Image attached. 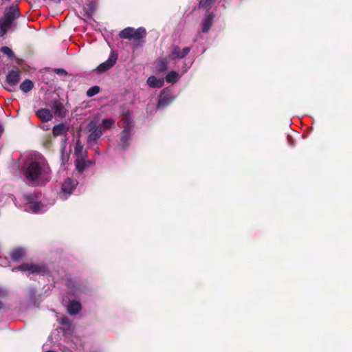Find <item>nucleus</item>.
Here are the masks:
<instances>
[{
	"instance_id": "obj_1",
	"label": "nucleus",
	"mask_w": 352,
	"mask_h": 352,
	"mask_svg": "<svg viewBox=\"0 0 352 352\" xmlns=\"http://www.w3.org/2000/svg\"><path fill=\"white\" fill-rule=\"evenodd\" d=\"M22 173L29 185L36 186L46 179L49 173V168L45 164L31 161L24 166Z\"/></svg>"
},
{
	"instance_id": "obj_2",
	"label": "nucleus",
	"mask_w": 352,
	"mask_h": 352,
	"mask_svg": "<svg viewBox=\"0 0 352 352\" xmlns=\"http://www.w3.org/2000/svg\"><path fill=\"white\" fill-rule=\"evenodd\" d=\"M21 16L17 6L12 5L6 8L0 17V37L5 36L9 29L14 25V21Z\"/></svg>"
},
{
	"instance_id": "obj_3",
	"label": "nucleus",
	"mask_w": 352,
	"mask_h": 352,
	"mask_svg": "<svg viewBox=\"0 0 352 352\" xmlns=\"http://www.w3.org/2000/svg\"><path fill=\"white\" fill-rule=\"evenodd\" d=\"M146 29L143 27L135 29L131 27H127L119 32V36L121 38L133 40L138 44L144 43V38L146 36Z\"/></svg>"
},
{
	"instance_id": "obj_4",
	"label": "nucleus",
	"mask_w": 352,
	"mask_h": 352,
	"mask_svg": "<svg viewBox=\"0 0 352 352\" xmlns=\"http://www.w3.org/2000/svg\"><path fill=\"white\" fill-rule=\"evenodd\" d=\"M23 199L25 202L26 210L29 212L37 213L43 206L36 193L24 194Z\"/></svg>"
},
{
	"instance_id": "obj_5",
	"label": "nucleus",
	"mask_w": 352,
	"mask_h": 352,
	"mask_svg": "<svg viewBox=\"0 0 352 352\" xmlns=\"http://www.w3.org/2000/svg\"><path fill=\"white\" fill-rule=\"evenodd\" d=\"M16 270L21 272H28V274H37L45 275L48 273L47 267L45 265H38L34 263H24L19 266L12 269L13 272Z\"/></svg>"
},
{
	"instance_id": "obj_6",
	"label": "nucleus",
	"mask_w": 352,
	"mask_h": 352,
	"mask_svg": "<svg viewBox=\"0 0 352 352\" xmlns=\"http://www.w3.org/2000/svg\"><path fill=\"white\" fill-rule=\"evenodd\" d=\"M132 138V129L129 126H124L120 133V142L117 148L122 151H126L130 146Z\"/></svg>"
},
{
	"instance_id": "obj_7",
	"label": "nucleus",
	"mask_w": 352,
	"mask_h": 352,
	"mask_svg": "<svg viewBox=\"0 0 352 352\" xmlns=\"http://www.w3.org/2000/svg\"><path fill=\"white\" fill-rule=\"evenodd\" d=\"M118 59V54L115 53L114 52H112L108 58L107 60H106L104 63H102L100 64L96 69L98 73L102 74L104 73L109 69H110L116 63V60Z\"/></svg>"
},
{
	"instance_id": "obj_8",
	"label": "nucleus",
	"mask_w": 352,
	"mask_h": 352,
	"mask_svg": "<svg viewBox=\"0 0 352 352\" xmlns=\"http://www.w3.org/2000/svg\"><path fill=\"white\" fill-rule=\"evenodd\" d=\"M175 100V97L170 91L166 89H163L160 96L157 102V108L165 107L171 104Z\"/></svg>"
},
{
	"instance_id": "obj_9",
	"label": "nucleus",
	"mask_w": 352,
	"mask_h": 352,
	"mask_svg": "<svg viewBox=\"0 0 352 352\" xmlns=\"http://www.w3.org/2000/svg\"><path fill=\"white\" fill-rule=\"evenodd\" d=\"M50 107L53 109L56 117L64 118L66 116L67 109L59 100H52L50 102Z\"/></svg>"
},
{
	"instance_id": "obj_10",
	"label": "nucleus",
	"mask_w": 352,
	"mask_h": 352,
	"mask_svg": "<svg viewBox=\"0 0 352 352\" xmlns=\"http://www.w3.org/2000/svg\"><path fill=\"white\" fill-rule=\"evenodd\" d=\"M215 17V14L212 12H207L203 19L202 21V28L201 31L204 33H208L212 27L214 19Z\"/></svg>"
},
{
	"instance_id": "obj_11",
	"label": "nucleus",
	"mask_w": 352,
	"mask_h": 352,
	"mask_svg": "<svg viewBox=\"0 0 352 352\" xmlns=\"http://www.w3.org/2000/svg\"><path fill=\"white\" fill-rule=\"evenodd\" d=\"M77 184L78 183L76 181L73 180L70 178H67L62 184L61 190L64 193L70 195L75 189Z\"/></svg>"
},
{
	"instance_id": "obj_12",
	"label": "nucleus",
	"mask_w": 352,
	"mask_h": 352,
	"mask_svg": "<svg viewBox=\"0 0 352 352\" xmlns=\"http://www.w3.org/2000/svg\"><path fill=\"white\" fill-rule=\"evenodd\" d=\"M20 80V72L18 70H12L6 76V82L10 86L16 85Z\"/></svg>"
},
{
	"instance_id": "obj_13",
	"label": "nucleus",
	"mask_w": 352,
	"mask_h": 352,
	"mask_svg": "<svg viewBox=\"0 0 352 352\" xmlns=\"http://www.w3.org/2000/svg\"><path fill=\"white\" fill-rule=\"evenodd\" d=\"M37 117L43 122H47L51 120L53 118V115L50 109L46 108H41L36 111Z\"/></svg>"
},
{
	"instance_id": "obj_14",
	"label": "nucleus",
	"mask_w": 352,
	"mask_h": 352,
	"mask_svg": "<svg viewBox=\"0 0 352 352\" xmlns=\"http://www.w3.org/2000/svg\"><path fill=\"white\" fill-rule=\"evenodd\" d=\"M69 131V127L67 126V125L61 122L60 124H58L52 128V133L54 136H58V135H67V133Z\"/></svg>"
},
{
	"instance_id": "obj_15",
	"label": "nucleus",
	"mask_w": 352,
	"mask_h": 352,
	"mask_svg": "<svg viewBox=\"0 0 352 352\" xmlns=\"http://www.w3.org/2000/svg\"><path fill=\"white\" fill-rule=\"evenodd\" d=\"M76 169L79 172H83L86 168L90 166L92 163L90 160H86L85 158H77L75 162Z\"/></svg>"
},
{
	"instance_id": "obj_16",
	"label": "nucleus",
	"mask_w": 352,
	"mask_h": 352,
	"mask_svg": "<svg viewBox=\"0 0 352 352\" xmlns=\"http://www.w3.org/2000/svg\"><path fill=\"white\" fill-rule=\"evenodd\" d=\"M74 155L77 158H85L87 157V151H84V146L79 140L76 142L74 147Z\"/></svg>"
},
{
	"instance_id": "obj_17",
	"label": "nucleus",
	"mask_w": 352,
	"mask_h": 352,
	"mask_svg": "<svg viewBox=\"0 0 352 352\" xmlns=\"http://www.w3.org/2000/svg\"><path fill=\"white\" fill-rule=\"evenodd\" d=\"M9 255L13 261H18L25 255V250L22 248H16L12 250Z\"/></svg>"
},
{
	"instance_id": "obj_18",
	"label": "nucleus",
	"mask_w": 352,
	"mask_h": 352,
	"mask_svg": "<svg viewBox=\"0 0 352 352\" xmlns=\"http://www.w3.org/2000/svg\"><path fill=\"white\" fill-rule=\"evenodd\" d=\"M81 304L76 300H71L67 307V312L70 315H76L81 310Z\"/></svg>"
},
{
	"instance_id": "obj_19",
	"label": "nucleus",
	"mask_w": 352,
	"mask_h": 352,
	"mask_svg": "<svg viewBox=\"0 0 352 352\" xmlns=\"http://www.w3.org/2000/svg\"><path fill=\"white\" fill-rule=\"evenodd\" d=\"M169 60L166 57H160L156 61V69L160 72H164L167 70Z\"/></svg>"
},
{
	"instance_id": "obj_20",
	"label": "nucleus",
	"mask_w": 352,
	"mask_h": 352,
	"mask_svg": "<svg viewBox=\"0 0 352 352\" xmlns=\"http://www.w3.org/2000/svg\"><path fill=\"white\" fill-rule=\"evenodd\" d=\"M147 84L151 87L160 88L164 86V78H157L155 76H151L147 79Z\"/></svg>"
},
{
	"instance_id": "obj_21",
	"label": "nucleus",
	"mask_w": 352,
	"mask_h": 352,
	"mask_svg": "<svg viewBox=\"0 0 352 352\" xmlns=\"http://www.w3.org/2000/svg\"><path fill=\"white\" fill-rule=\"evenodd\" d=\"M102 133L103 130L102 128L96 131H91V133H89V135H88L87 142L89 143L91 142H96L101 137Z\"/></svg>"
},
{
	"instance_id": "obj_22",
	"label": "nucleus",
	"mask_w": 352,
	"mask_h": 352,
	"mask_svg": "<svg viewBox=\"0 0 352 352\" xmlns=\"http://www.w3.org/2000/svg\"><path fill=\"white\" fill-rule=\"evenodd\" d=\"M34 87V83L32 80L29 79L25 80L21 85H20V89L24 92L28 93Z\"/></svg>"
},
{
	"instance_id": "obj_23",
	"label": "nucleus",
	"mask_w": 352,
	"mask_h": 352,
	"mask_svg": "<svg viewBox=\"0 0 352 352\" xmlns=\"http://www.w3.org/2000/svg\"><path fill=\"white\" fill-rule=\"evenodd\" d=\"M96 9V3L95 1H91L87 3V7L85 8V15L88 17H91Z\"/></svg>"
},
{
	"instance_id": "obj_24",
	"label": "nucleus",
	"mask_w": 352,
	"mask_h": 352,
	"mask_svg": "<svg viewBox=\"0 0 352 352\" xmlns=\"http://www.w3.org/2000/svg\"><path fill=\"white\" fill-rule=\"evenodd\" d=\"M179 78V75L177 72L171 71L166 74L165 79L167 82L173 84L177 81Z\"/></svg>"
},
{
	"instance_id": "obj_25",
	"label": "nucleus",
	"mask_w": 352,
	"mask_h": 352,
	"mask_svg": "<svg viewBox=\"0 0 352 352\" xmlns=\"http://www.w3.org/2000/svg\"><path fill=\"white\" fill-rule=\"evenodd\" d=\"M216 0H200L199 3V7L209 10L211 8L212 5L215 3Z\"/></svg>"
},
{
	"instance_id": "obj_26",
	"label": "nucleus",
	"mask_w": 352,
	"mask_h": 352,
	"mask_svg": "<svg viewBox=\"0 0 352 352\" xmlns=\"http://www.w3.org/2000/svg\"><path fill=\"white\" fill-rule=\"evenodd\" d=\"M100 128H102L101 126L95 120L90 121L87 126V129L89 133L96 131Z\"/></svg>"
},
{
	"instance_id": "obj_27",
	"label": "nucleus",
	"mask_w": 352,
	"mask_h": 352,
	"mask_svg": "<svg viewBox=\"0 0 352 352\" xmlns=\"http://www.w3.org/2000/svg\"><path fill=\"white\" fill-rule=\"evenodd\" d=\"M181 52L182 50H180L179 47L177 45H174L173 47V51L171 52L170 54V58L175 59V58H179L181 59Z\"/></svg>"
},
{
	"instance_id": "obj_28",
	"label": "nucleus",
	"mask_w": 352,
	"mask_h": 352,
	"mask_svg": "<svg viewBox=\"0 0 352 352\" xmlns=\"http://www.w3.org/2000/svg\"><path fill=\"white\" fill-rule=\"evenodd\" d=\"M124 117L122 119V121L124 122L126 125L124 126H129V129H133V125L131 124V113L129 111H126L124 113Z\"/></svg>"
},
{
	"instance_id": "obj_29",
	"label": "nucleus",
	"mask_w": 352,
	"mask_h": 352,
	"mask_svg": "<svg viewBox=\"0 0 352 352\" xmlns=\"http://www.w3.org/2000/svg\"><path fill=\"white\" fill-rule=\"evenodd\" d=\"M102 123L103 126L102 130L104 131L111 128V126L115 124V120L112 118L103 119Z\"/></svg>"
},
{
	"instance_id": "obj_30",
	"label": "nucleus",
	"mask_w": 352,
	"mask_h": 352,
	"mask_svg": "<svg viewBox=\"0 0 352 352\" xmlns=\"http://www.w3.org/2000/svg\"><path fill=\"white\" fill-rule=\"evenodd\" d=\"M1 52L8 56L9 58H11L14 56V52L11 48L7 46H3L0 48Z\"/></svg>"
},
{
	"instance_id": "obj_31",
	"label": "nucleus",
	"mask_w": 352,
	"mask_h": 352,
	"mask_svg": "<svg viewBox=\"0 0 352 352\" xmlns=\"http://www.w3.org/2000/svg\"><path fill=\"white\" fill-rule=\"evenodd\" d=\"M100 87L98 86H93L87 91V96L92 97L100 92Z\"/></svg>"
},
{
	"instance_id": "obj_32",
	"label": "nucleus",
	"mask_w": 352,
	"mask_h": 352,
	"mask_svg": "<svg viewBox=\"0 0 352 352\" xmlns=\"http://www.w3.org/2000/svg\"><path fill=\"white\" fill-rule=\"evenodd\" d=\"M66 286L69 289H74L76 288V283H75L74 280H73L71 278L70 279H67V281H66Z\"/></svg>"
},
{
	"instance_id": "obj_33",
	"label": "nucleus",
	"mask_w": 352,
	"mask_h": 352,
	"mask_svg": "<svg viewBox=\"0 0 352 352\" xmlns=\"http://www.w3.org/2000/svg\"><path fill=\"white\" fill-rule=\"evenodd\" d=\"M191 47H184L181 52V58L186 57L190 52Z\"/></svg>"
},
{
	"instance_id": "obj_34",
	"label": "nucleus",
	"mask_w": 352,
	"mask_h": 352,
	"mask_svg": "<svg viewBox=\"0 0 352 352\" xmlns=\"http://www.w3.org/2000/svg\"><path fill=\"white\" fill-rule=\"evenodd\" d=\"M54 72L58 75H67V72L64 69H54Z\"/></svg>"
},
{
	"instance_id": "obj_35",
	"label": "nucleus",
	"mask_w": 352,
	"mask_h": 352,
	"mask_svg": "<svg viewBox=\"0 0 352 352\" xmlns=\"http://www.w3.org/2000/svg\"><path fill=\"white\" fill-rule=\"evenodd\" d=\"M45 1L51 2H59L60 0H45Z\"/></svg>"
},
{
	"instance_id": "obj_36",
	"label": "nucleus",
	"mask_w": 352,
	"mask_h": 352,
	"mask_svg": "<svg viewBox=\"0 0 352 352\" xmlns=\"http://www.w3.org/2000/svg\"><path fill=\"white\" fill-rule=\"evenodd\" d=\"M46 352H56V351H52V350H49V351H47Z\"/></svg>"
},
{
	"instance_id": "obj_37",
	"label": "nucleus",
	"mask_w": 352,
	"mask_h": 352,
	"mask_svg": "<svg viewBox=\"0 0 352 352\" xmlns=\"http://www.w3.org/2000/svg\"><path fill=\"white\" fill-rule=\"evenodd\" d=\"M2 307V303L0 302V309H1Z\"/></svg>"
}]
</instances>
